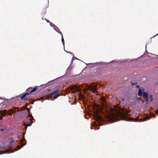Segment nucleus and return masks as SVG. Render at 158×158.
Instances as JSON below:
<instances>
[{"label":"nucleus","instance_id":"obj_26","mask_svg":"<svg viewBox=\"0 0 158 158\" xmlns=\"http://www.w3.org/2000/svg\"><path fill=\"white\" fill-rule=\"evenodd\" d=\"M139 99H140V100H142V99H141V98H139Z\"/></svg>","mask_w":158,"mask_h":158},{"label":"nucleus","instance_id":"obj_14","mask_svg":"<svg viewBox=\"0 0 158 158\" xmlns=\"http://www.w3.org/2000/svg\"><path fill=\"white\" fill-rule=\"evenodd\" d=\"M59 33H60L61 35V36H62V38H61L62 42V43L63 44V45H64V38H63V35L62 34L61 32H59Z\"/></svg>","mask_w":158,"mask_h":158},{"label":"nucleus","instance_id":"obj_24","mask_svg":"<svg viewBox=\"0 0 158 158\" xmlns=\"http://www.w3.org/2000/svg\"><path fill=\"white\" fill-rule=\"evenodd\" d=\"M0 99H2V98L1 97H0Z\"/></svg>","mask_w":158,"mask_h":158},{"label":"nucleus","instance_id":"obj_1","mask_svg":"<svg viewBox=\"0 0 158 158\" xmlns=\"http://www.w3.org/2000/svg\"><path fill=\"white\" fill-rule=\"evenodd\" d=\"M115 112L112 113L109 117V119L112 122H116L122 119L125 120L130 121L138 122V118L135 119L133 118H126L125 116L124 117V114L121 112V109L119 107H115L114 108Z\"/></svg>","mask_w":158,"mask_h":158},{"label":"nucleus","instance_id":"obj_5","mask_svg":"<svg viewBox=\"0 0 158 158\" xmlns=\"http://www.w3.org/2000/svg\"><path fill=\"white\" fill-rule=\"evenodd\" d=\"M97 88V85H89L88 86V88L89 89H90V90L93 92L94 93H95L96 92V89Z\"/></svg>","mask_w":158,"mask_h":158},{"label":"nucleus","instance_id":"obj_8","mask_svg":"<svg viewBox=\"0 0 158 158\" xmlns=\"http://www.w3.org/2000/svg\"><path fill=\"white\" fill-rule=\"evenodd\" d=\"M143 95L144 98V99L147 98L149 96L148 93L145 92H143Z\"/></svg>","mask_w":158,"mask_h":158},{"label":"nucleus","instance_id":"obj_19","mask_svg":"<svg viewBox=\"0 0 158 158\" xmlns=\"http://www.w3.org/2000/svg\"><path fill=\"white\" fill-rule=\"evenodd\" d=\"M155 112L157 114V115H158V106L157 109L155 111Z\"/></svg>","mask_w":158,"mask_h":158},{"label":"nucleus","instance_id":"obj_15","mask_svg":"<svg viewBox=\"0 0 158 158\" xmlns=\"http://www.w3.org/2000/svg\"><path fill=\"white\" fill-rule=\"evenodd\" d=\"M37 89V88L36 87H35L31 91H30V94L33 93Z\"/></svg>","mask_w":158,"mask_h":158},{"label":"nucleus","instance_id":"obj_9","mask_svg":"<svg viewBox=\"0 0 158 158\" xmlns=\"http://www.w3.org/2000/svg\"><path fill=\"white\" fill-rule=\"evenodd\" d=\"M96 119L97 120L99 121H102L103 120V118L99 115L96 117Z\"/></svg>","mask_w":158,"mask_h":158},{"label":"nucleus","instance_id":"obj_6","mask_svg":"<svg viewBox=\"0 0 158 158\" xmlns=\"http://www.w3.org/2000/svg\"><path fill=\"white\" fill-rule=\"evenodd\" d=\"M30 94L28 92H27L25 94H24L22 96H21L20 98L22 100H24L25 101H30V99L25 97L27 96V95H29Z\"/></svg>","mask_w":158,"mask_h":158},{"label":"nucleus","instance_id":"obj_22","mask_svg":"<svg viewBox=\"0 0 158 158\" xmlns=\"http://www.w3.org/2000/svg\"><path fill=\"white\" fill-rule=\"evenodd\" d=\"M136 87L137 88H139V85H137L136 86Z\"/></svg>","mask_w":158,"mask_h":158},{"label":"nucleus","instance_id":"obj_11","mask_svg":"<svg viewBox=\"0 0 158 158\" xmlns=\"http://www.w3.org/2000/svg\"><path fill=\"white\" fill-rule=\"evenodd\" d=\"M147 99L149 100V102H151L153 100L152 95H149L148 96L147 98Z\"/></svg>","mask_w":158,"mask_h":158},{"label":"nucleus","instance_id":"obj_17","mask_svg":"<svg viewBox=\"0 0 158 158\" xmlns=\"http://www.w3.org/2000/svg\"><path fill=\"white\" fill-rule=\"evenodd\" d=\"M55 30L58 32L59 33V32H61L60 31V29H59L57 27H56V29H55Z\"/></svg>","mask_w":158,"mask_h":158},{"label":"nucleus","instance_id":"obj_10","mask_svg":"<svg viewBox=\"0 0 158 158\" xmlns=\"http://www.w3.org/2000/svg\"><path fill=\"white\" fill-rule=\"evenodd\" d=\"M150 118L148 116H147L145 117V119H141L139 120V121L140 122L144 121H145L148 120Z\"/></svg>","mask_w":158,"mask_h":158},{"label":"nucleus","instance_id":"obj_7","mask_svg":"<svg viewBox=\"0 0 158 158\" xmlns=\"http://www.w3.org/2000/svg\"><path fill=\"white\" fill-rule=\"evenodd\" d=\"M144 90V89H143L142 90L139 88L138 91V96H141L142 95V91H143Z\"/></svg>","mask_w":158,"mask_h":158},{"label":"nucleus","instance_id":"obj_21","mask_svg":"<svg viewBox=\"0 0 158 158\" xmlns=\"http://www.w3.org/2000/svg\"><path fill=\"white\" fill-rule=\"evenodd\" d=\"M4 130H5L4 129H0V131H3Z\"/></svg>","mask_w":158,"mask_h":158},{"label":"nucleus","instance_id":"obj_2","mask_svg":"<svg viewBox=\"0 0 158 158\" xmlns=\"http://www.w3.org/2000/svg\"><path fill=\"white\" fill-rule=\"evenodd\" d=\"M10 140V143L8 146H2L0 147V155L4 153H10L15 151H18L23 146H18L17 148H13L15 146L14 140L13 138L9 139Z\"/></svg>","mask_w":158,"mask_h":158},{"label":"nucleus","instance_id":"obj_16","mask_svg":"<svg viewBox=\"0 0 158 158\" xmlns=\"http://www.w3.org/2000/svg\"><path fill=\"white\" fill-rule=\"evenodd\" d=\"M31 88H28L27 90H26V92H28L29 93H30V91L31 90Z\"/></svg>","mask_w":158,"mask_h":158},{"label":"nucleus","instance_id":"obj_18","mask_svg":"<svg viewBox=\"0 0 158 158\" xmlns=\"http://www.w3.org/2000/svg\"><path fill=\"white\" fill-rule=\"evenodd\" d=\"M145 103L146 104H148V102H149V100H148V99H147V98H145Z\"/></svg>","mask_w":158,"mask_h":158},{"label":"nucleus","instance_id":"obj_27","mask_svg":"<svg viewBox=\"0 0 158 158\" xmlns=\"http://www.w3.org/2000/svg\"><path fill=\"white\" fill-rule=\"evenodd\" d=\"M42 19H44V18H42Z\"/></svg>","mask_w":158,"mask_h":158},{"label":"nucleus","instance_id":"obj_12","mask_svg":"<svg viewBox=\"0 0 158 158\" xmlns=\"http://www.w3.org/2000/svg\"><path fill=\"white\" fill-rule=\"evenodd\" d=\"M14 111V110H12L10 109L8 111V114L10 115H11L13 114V112Z\"/></svg>","mask_w":158,"mask_h":158},{"label":"nucleus","instance_id":"obj_20","mask_svg":"<svg viewBox=\"0 0 158 158\" xmlns=\"http://www.w3.org/2000/svg\"><path fill=\"white\" fill-rule=\"evenodd\" d=\"M45 19L46 21L47 22H48V23H49L50 22V21L49 20L47 19Z\"/></svg>","mask_w":158,"mask_h":158},{"label":"nucleus","instance_id":"obj_4","mask_svg":"<svg viewBox=\"0 0 158 158\" xmlns=\"http://www.w3.org/2000/svg\"><path fill=\"white\" fill-rule=\"evenodd\" d=\"M27 111L29 114V116L31 117V118L28 119L26 121V122L28 124L26 125V127L27 126H29L31 125V124L33 123L32 120L33 119V117L32 116V115L30 114V109L29 108L27 109ZM27 128H26V129Z\"/></svg>","mask_w":158,"mask_h":158},{"label":"nucleus","instance_id":"obj_13","mask_svg":"<svg viewBox=\"0 0 158 158\" xmlns=\"http://www.w3.org/2000/svg\"><path fill=\"white\" fill-rule=\"evenodd\" d=\"M7 111L6 110H4L2 111V114L3 115L5 116L7 114Z\"/></svg>","mask_w":158,"mask_h":158},{"label":"nucleus","instance_id":"obj_23","mask_svg":"<svg viewBox=\"0 0 158 158\" xmlns=\"http://www.w3.org/2000/svg\"><path fill=\"white\" fill-rule=\"evenodd\" d=\"M131 84H132V85H135V83H131Z\"/></svg>","mask_w":158,"mask_h":158},{"label":"nucleus","instance_id":"obj_25","mask_svg":"<svg viewBox=\"0 0 158 158\" xmlns=\"http://www.w3.org/2000/svg\"><path fill=\"white\" fill-rule=\"evenodd\" d=\"M122 100H123V101H124V99H122Z\"/></svg>","mask_w":158,"mask_h":158},{"label":"nucleus","instance_id":"obj_3","mask_svg":"<svg viewBox=\"0 0 158 158\" xmlns=\"http://www.w3.org/2000/svg\"><path fill=\"white\" fill-rule=\"evenodd\" d=\"M60 89H57L54 92L49 94L48 95V96L50 97V98L51 100H53L57 98L59 96V95H57L55 96L54 97H52L51 96L54 95L58 94L60 93Z\"/></svg>","mask_w":158,"mask_h":158}]
</instances>
